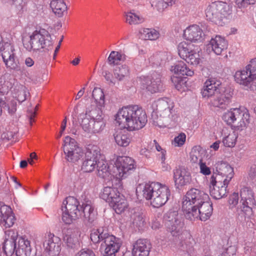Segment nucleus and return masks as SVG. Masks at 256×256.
<instances>
[{"label":"nucleus","instance_id":"f257e3e1","mask_svg":"<svg viewBox=\"0 0 256 256\" xmlns=\"http://www.w3.org/2000/svg\"><path fill=\"white\" fill-rule=\"evenodd\" d=\"M182 208L186 218L206 221L211 216L213 208L208 195L203 190L192 188L183 197Z\"/></svg>","mask_w":256,"mask_h":256},{"label":"nucleus","instance_id":"f03ea898","mask_svg":"<svg viewBox=\"0 0 256 256\" xmlns=\"http://www.w3.org/2000/svg\"><path fill=\"white\" fill-rule=\"evenodd\" d=\"M210 178V194L213 198L218 200L228 192V187L234 173L233 168L222 161L216 162Z\"/></svg>","mask_w":256,"mask_h":256},{"label":"nucleus","instance_id":"7ed1b4c3","mask_svg":"<svg viewBox=\"0 0 256 256\" xmlns=\"http://www.w3.org/2000/svg\"><path fill=\"white\" fill-rule=\"evenodd\" d=\"M62 210V220L67 224L82 217L90 224H92L96 218V212L90 201L80 206L78 200L73 196H68L63 201Z\"/></svg>","mask_w":256,"mask_h":256},{"label":"nucleus","instance_id":"20e7f679","mask_svg":"<svg viewBox=\"0 0 256 256\" xmlns=\"http://www.w3.org/2000/svg\"><path fill=\"white\" fill-rule=\"evenodd\" d=\"M115 120L121 128L129 131L141 129L148 121L146 112L136 105L124 106L120 109Z\"/></svg>","mask_w":256,"mask_h":256},{"label":"nucleus","instance_id":"39448f33","mask_svg":"<svg viewBox=\"0 0 256 256\" xmlns=\"http://www.w3.org/2000/svg\"><path fill=\"white\" fill-rule=\"evenodd\" d=\"M174 102L168 98L154 101L152 104V119L154 124L160 128L174 125L178 116L174 109Z\"/></svg>","mask_w":256,"mask_h":256},{"label":"nucleus","instance_id":"423d86ee","mask_svg":"<svg viewBox=\"0 0 256 256\" xmlns=\"http://www.w3.org/2000/svg\"><path fill=\"white\" fill-rule=\"evenodd\" d=\"M165 219L168 229L173 236L182 234L180 244L182 250L189 254H191L194 251L193 246L195 242L189 232L182 231L184 222L182 214L178 211L170 210L166 214Z\"/></svg>","mask_w":256,"mask_h":256},{"label":"nucleus","instance_id":"0eeeda50","mask_svg":"<svg viewBox=\"0 0 256 256\" xmlns=\"http://www.w3.org/2000/svg\"><path fill=\"white\" fill-rule=\"evenodd\" d=\"M142 195L154 208L164 206L169 200L170 190L168 186L158 182L146 183L141 186Z\"/></svg>","mask_w":256,"mask_h":256},{"label":"nucleus","instance_id":"6e6552de","mask_svg":"<svg viewBox=\"0 0 256 256\" xmlns=\"http://www.w3.org/2000/svg\"><path fill=\"white\" fill-rule=\"evenodd\" d=\"M22 43L24 48L29 52L41 49L49 51L53 48L54 44L50 34L44 28L36 29L28 36H24Z\"/></svg>","mask_w":256,"mask_h":256},{"label":"nucleus","instance_id":"1a4fd4ad","mask_svg":"<svg viewBox=\"0 0 256 256\" xmlns=\"http://www.w3.org/2000/svg\"><path fill=\"white\" fill-rule=\"evenodd\" d=\"M102 110L94 108L87 111L85 114L80 116V124L84 132L90 134H99L106 126Z\"/></svg>","mask_w":256,"mask_h":256},{"label":"nucleus","instance_id":"9d476101","mask_svg":"<svg viewBox=\"0 0 256 256\" xmlns=\"http://www.w3.org/2000/svg\"><path fill=\"white\" fill-rule=\"evenodd\" d=\"M248 110L244 107L231 108L224 112L222 119L228 125L233 126L238 130L246 128L250 123Z\"/></svg>","mask_w":256,"mask_h":256},{"label":"nucleus","instance_id":"9b49d317","mask_svg":"<svg viewBox=\"0 0 256 256\" xmlns=\"http://www.w3.org/2000/svg\"><path fill=\"white\" fill-rule=\"evenodd\" d=\"M232 6L222 2H215L209 4L205 14L208 20L218 25H222L224 18H229L232 14Z\"/></svg>","mask_w":256,"mask_h":256},{"label":"nucleus","instance_id":"f8f14e48","mask_svg":"<svg viewBox=\"0 0 256 256\" xmlns=\"http://www.w3.org/2000/svg\"><path fill=\"white\" fill-rule=\"evenodd\" d=\"M234 78L236 83L246 90H254L252 83L256 79V58L252 59L244 68L236 71Z\"/></svg>","mask_w":256,"mask_h":256},{"label":"nucleus","instance_id":"ddd939ff","mask_svg":"<svg viewBox=\"0 0 256 256\" xmlns=\"http://www.w3.org/2000/svg\"><path fill=\"white\" fill-rule=\"evenodd\" d=\"M180 56L191 65L197 66L201 61L199 51L191 42L183 41L178 46Z\"/></svg>","mask_w":256,"mask_h":256},{"label":"nucleus","instance_id":"4468645a","mask_svg":"<svg viewBox=\"0 0 256 256\" xmlns=\"http://www.w3.org/2000/svg\"><path fill=\"white\" fill-rule=\"evenodd\" d=\"M114 173L119 180L126 178L135 168L134 160L128 156H118L114 162Z\"/></svg>","mask_w":256,"mask_h":256},{"label":"nucleus","instance_id":"2eb2a0df","mask_svg":"<svg viewBox=\"0 0 256 256\" xmlns=\"http://www.w3.org/2000/svg\"><path fill=\"white\" fill-rule=\"evenodd\" d=\"M63 149L66 160L70 162H76L84 156L82 149L78 146L76 140L66 136L64 140Z\"/></svg>","mask_w":256,"mask_h":256},{"label":"nucleus","instance_id":"dca6fc26","mask_svg":"<svg viewBox=\"0 0 256 256\" xmlns=\"http://www.w3.org/2000/svg\"><path fill=\"white\" fill-rule=\"evenodd\" d=\"M240 206L239 208L246 215L250 217L252 215V209L256 205L254 193L252 190L248 187H244L240 190Z\"/></svg>","mask_w":256,"mask_h":256},{"label":"nucleus","instance_id":"f3484780","mask_svg":"<svg viewBox=\"0 0 256 256\" xmlns=\"http://www.w3.org/2000/svg\"><path fill=\"white\" fill-rule=\"evenodd\" d=\"M0 51L3 61L7 68L16 70H20L18 61L16 58L15 49L12 44L2 42Z\"/></svg>","mask_w":256,"mask_h":256},{"label":"nucleus","instance_id":"a211bd4d","mask_svg":"<svg viewBox=\"0 0 256 256\" xmlns=\"http://www.w3.org/2000/svg\"><path fill=\"white\" fill-rule=\"evenodd\" d=\"M121 240L114 235L110 234L104 243L100 246V250L103 256H116L122 246Z\"/></svg>","mask_w":256,"mask_h":256},{"label":"nucleus","instance_id":"6ab92c4d","mask_svg":"<svg viewBox=\"0 0 256 256\" xmlns=\"http://www.w3.org/2000/svg\"><path fill=\"white\" fill-rule=\"evenodd\" d=\"M141 86L143 90H146L151 93H156L160 90L162 88L161 76L158 73H154L149 76L141 78Z\"/></svg>","mask_w":256,"mask_h":256},{"label":"nucleus","instance_id":"aec40b11","mask_svg":"<svg viewBox=\"0 0 256 256\" xmlns=\"http://www.w3.org/2000/svg\"><path fill=\"white\" fill-rule=\"evenodd\" d=\"M232 92L230 89L222 88L211 99L210 104L211 106L225 108L230 102L232 97Z\"/></svg>","mask_w":256,"mask_h":256},{"label":"nucleus","instance_id":"412c9836","mask_svg":"<svg viewBox=\"0 0 256 256\" xmlns=\"http://www.w3.org/2000/svg\"><path fill=\"white\" fill-rule=\"evenodd\" d=\"M18 234L14 230H10L5 232L4 240L2 249L7 256H11L14 252L16 253V242Z\"/></svg>","mask_w":256,"mask_h":256},{"label":"nucleus","instance_id":"4be33fe9","mask_svg":"<svg viewBox=\"0 0 256 256\" xmlns=\"http://www.w3.org/2000/svg\"><path fill=\"white\" fill-rule=\"evenodd\" d=\"M174 180L177 188L189 184L192 180L191 174L188 169L184 166H179L173 170Z\"/></svg>","mask_w":256,"mask_h":256},{"label":"nucleus","instance_id":"5701e85b","mask_svg":"<svg viewBox=\"0 0 256 256\" xmlns=\"http://www.w3.org/2000/svg\"><path fill=\"white\" fill-rule=\"evenodd\" d=\"M60 240L54 234H50L44 242V247L46 254L50 256H59L61 250Z\"/></svg>","mask_w":256,"mask_h":256},{"label":"nucleus","instance_id":"b1692460","mask_svg":"<svg viewBox=\"0 0 256 256\" xmlns=\"http://www.w3.org/2000/svg\"><path fill=\"white\" fill-rule=\"evenodd\" d=\"M228 46L226 40L223 37L216 36L212 38L207 44V50L212 52L216 55H220Z\"/></svg>","mask_w":256,"mask_h":256},{"label":"nucleus","instance_id":"393cba45","mask_svg":"<svg viewBox=\"0 0 256 256\" xmlns=\"http://www.w3.org/2000/svg\"><path fill=\"white\" fill-rule=\"evenodd\" d=\"M15 216L12 208L0 204V224L5 228L12 226L15 222Z\"/></svg>","mask_w":256,"mask_h":256},{"label":"nucleus","instance_id":"a878e982","mask_svg":"<svg viewBox=\"0 0 256 256\" xmlns=\"http://www.w3.org/2000/svg\"><path fill=\"white\" fill-rule=\"evenodd\" d=\"M204 34L200 26L196 24L190 26L186 28L184 32L185 39L190 42H201Z\"/></svg>","mask_w":256,"mask_h":256},{"label":"nucleus","instance_id":"bb28decb","mask_svg":"<svg viewBox=\"0 0 256 256\" xmlns=\"http://www.w3.org/2000/svg\"><path fill=\"white\" fill-rule=\"evenodd\" d=\"M221 88L218 82L213 80L209 79L204 83L201 94L204 98L211 99Z\"/></svg>","mask_w":256,"mask_h":256},{"label":"nucleus","instance_id":"cd10ccee","mask_svg":"<svg viewBox=\"0 0 256 256\" xmlns=\"http://www.w3.org/2000/svg\"><path fill=\"white\" fill-rule=\"evenodd\" d=\"M120 194L118 189L113 186H105L101 190L100 198L109 204L110 205L114 202L120 198Z\"/></svg>","mask_w":256,"mask_h":256},{"label":"nucleus","instance_id":"c85d7f7f","mask_svg":"<svg viewBox=\"0 0 256 256\" xmlns=\"http://www.w3.org/2000/svg\"><path fill=\"white\" fill-rule=\"evenodd\" d=\"M32 252L30 242L25 236L18 238L16 249V256H30Z\"/></svg>","mask_w":256,"mask_h":256},{"label":"nucleus","instance_id":"c756f323","mask_svg":"<svg viewBox=\"0 0 256 256\" xmlns=\"http://www.w3.org/2000/svg\"><path fill=\"white\" fill-rule=\"evenodd\" d=\"M150 248V242L146 240H138L133 246L132 253L135 256H148Z\"/></svg>","mask_w":256,"mask_h":256},{"label":"nucleus","instance_id":"7c9ffc66","mask_svg":"<svg viewBox=\"0 0 256 256\" xmlns=\"http://www.w3.org/2000/svg\"><path fill=\"white\" fill-rule=\"evenodd\" d=\"M12 95V98H16L20 103H22L27 99L30 94L24 85L17 83L14 85Z\"/></svg>","mask_w":256,"mask_h":256},{"label":"nucleus","instance_id":"2f4dec72","mask_svg":"<svg viewBox=\"0 0 256 256\" xmlns=\"http://www.w3.org/2000/svg\"><path fill=\"white\" fill-rule=\"evenodd\" d=\"M110 234L108 232L106 228H99L97 229H93L90 233V239L94 243H104Z\"/></svg>","mask_w":256,"mask_h":256},{"label":"nucleus","instance_id":"473e14b6","mask_svg":"<svg viewBox=\"0 0 256 256\" xmlns=\"http://www.w3.org/2000/svg\"><path fill=\"white\" fill-rule=\"evenodd\" d=\"M114 141L120 146L126 147L131 142L132 137L130 134L125 130H118L114 134Z\"/></svg>","mask_w":256,"mask_h":256},{"label":"nucleus","instance_id":"72a5a7b5","mask_svg":"<svg viewBox=\"0 0 256 256\" xmlns=\"http://www.w3.org/2000/svg\"><path fill=\"white\" fill-rule=\"evenodd\" d=\"M238 134L232 130H223L222 142L226 148H234L236 143Z\"/></svg>","mask_w":256,"mask_h":256},{"label":"nucleus","instance_id":"f704fd0d","mask_svg":"<svg viewBox=\"0 0 256 256\" xmlns=\"http://www.w3.org/2000/svg\"><path fill=\"white\" fill-rule=\"evenodd\" d=\"M96 168L98 176L104 179L110 180L115 176L114 174H112L108 162L104 160H99Z\"/></svg>","mask_w":256,"mask_h":256},{"label":"nucleus","instance_id":"c9c22d12","mask_svg":"<svg viewBox=\"0 0 256 256\" xmlns=\"http://www.w3.org/2000/svg\"><path fill=\"white\" fill-rule=\"evenodd\" d=\"M170 70L175 74L182 76H191L194 74V72L190 69L186 64L182 61L178 62L174 66H172Z\"/></svg>","mask_w":256,"mask_h":256},{"label":"nucleus","instance_id":"e433bc0d","mask_svg":"<svg viewBox=\"0 0 256 256\" xmlns=\"http://www.w3.org/2000/svg\"><path fill=\"white\" fill-rule=\"evenodd\" d=\"M50 6L54 13L58 17L62 16L67 10V6L64 0H52Z\"/></svg>","mask_w":256,"mask_h":256},{"label":"nucleus","instance_id":"4c0bfd02","mask_svg":"<svg viewBox=\"0 0 256 256\" xmlns=\"http://www.w3.org/2000/svg\"><path fill=\"white\" fill-rule=\"evenodd\" d=\"M168 58V53L166 52H159L150 56L146 62L152 66H158L165 62Z\"/></svg>","mask_w":256,"mask_h":256},{"label":"nucleus","instance_id":"58836bf2","mask_svg":"<svg viewBox=\"0 0 256 256\" xmlns=\"http://www.w3.org/2000/svg\"><path fill=\"white\" fill-rule=\"evenodd\" d=\"M110 206L113 208L116 213L120 214L128 208V204L124 196L120 195V198H118V200L114 202Z\"/></svg>","mask_w":256,"mask_h":256},{"label":"nucleus","instance_id":"ea45409f","mask_svg":"<svg viewBox=\"0 0 256 256\" xmlns=\"http://www.w3.org/2000/svg\"><path fill=\"white\" fill-rule=\"evenodd\" d=\"M140 34L141 38L146 40H154L160 36L159 32L154 28H141Z\"/></svg>","mask_w":256,"mask_h":256},{"label":"nucleus","instance_id":"a19ab883","mask_svg":"<svg viewBox=\"0 0 256 256\" xmlns=\"http://www.w3.org/2000/svg\"><path fill=\"white\" fill-rule=\"evenodd\" d=\"M98 161L85 156L81 166V169L85 172H91L96 168Z\"/></svg>","mask_w":256,"mask_h":256},{"label":"nucleus","instance_id":"79ce46f5","mask_svg":"<svg viewBox=\"0 0 256 256\" xmlns=\"http://www.w3.org/2000/svg\"><path fill=\"white\" fill-rule=\"evenodd\" d=\"M80 236L78 230H74L68 232L64 238V241L67 246L70 248H74L78 242V236Z\"/></svg>","mask_w":256,"mask_h":256},{"label":"nucleus","instance_id":"37998d69","mask_svg":"<svg viewBox=\"0 0 256 256\" xmlns=\"http://www.w3.org/2000/svg\"><path fill=\"white\" fill-rule=\"evenodd\" d=\"M85 156L100 160V150L97 145L90 144L86 148Z\"/></svg>","mask_w":256,"mask_h":256},{"label":"nucleus","instance_id":"c03bdc74","mask_svg":"<svg viewBox=\"0 0 256 256\" xmlns=\"http://www.w3.org/2000/svg\"><path fill=\"white\" fill-rule=\"evenodd\" d=\"M126 59V56L122 52L112 51L110 53L108 62L110 64H117L120 62H124Z\"/></svg>","mask_w":256,"mask_h":256},{"label":"nucleus","instance_id":"a18cd8bd","mask_svg":"<svg viewBox=\"0 0 256 256\" xmlns=\"http://www.w3.org/2000/svg\"><path fill=\"white\" fill-rule=\"evenodd\" d=\"M114 74L116 78L120 81L128 76L130 70L126 65L116 66L114 70Z\"/></svg>","mask_w":256,"mask_h":256},{"label":"nucleus","instance_id":"49530a36","mask_svg":"<svg viewBox=\"0 0 256 256\" xmlns=\"http://www.w3.org/2000/svg\"><path fill=\"white\" fill-rule=\"evenodd\" d=\"M92 96L98 104V107L96 108H100L102 110V108L104 106L105 104L104 95L102 89L95 88L92 91Z\"/></svg>","mask_w":256,"mask_h":256},{"label":"nucleus","instance_id":"de8ad7c7","mask_svg":"<svg viewBox=\"0 0 256 256\" xmlns=\"http://www.w3.org/2000/svg\"><path fill=\"white\" fill-rule=\"evenodd\" d=\"M132 214L130 216V220L134 226L136 227H141L144 225V216L138 210H132Z\"/></svg>","mask_w":256,"mask_h":256},{"label":"nucleus","instance_id":"09e8293b","mask_svg":"<svg viewBox=\"0 0 256 256\" xmlns=\"http://www.w3.org/2000/svg\"><path fill=\"white\" fill-rule=\"evenodd\" d=\"M12 88V82L4 76L0 77V94L2 95L8 94Z\"/></svg>","mask_w":256,"mask_h":256},{"label":"nucleus","instance_id":"8fccbe9b","mask_svg":"<svg viewBox=\"0 0 256 256\" xmlns=\"http://www.w3.org/2000/svg\"><path fill=\"white\" fill-rule=\"evenodd\" d=\"M171 80L175 88L178 91L183 92L187 90L186 82V79L181 77L172 76L171 78Z\"/></svg>","mask_w":256,"mask_h":256},{"label":"nucleus","instance_id":"3c124183","mask_svg":"<svg viewBox=\"0 0 256 256\" xmlns=\"http://www.w3.org/2000/svg\"><path fill=\"white\" fill-rule=\"evenodd\" d=\"M126 18V22L130 24H140L144 22L142 16L132 12H128Z\"/></svg>","mask_w":256,"mask_h":256},{"label":"nucleus","instance_id":"603ef678","mask_svg":"<svg viewBox=\"0 0 256 256\" xmlns=\"http://www.w3.org/2000/svg\"><path fill=\"white\" fill-rule=\"evenodd\" d=\"M3 98L6 102V104L4 105V108H7V111L9 114L11 116L14 114L16 111V102L13 98L9 96H4Z\"/></svg>","mask_w":256,"mask_h":256},{"label":"nucleus","instance_id":"864d4df0","mask_svg":"<svg viewBox=\"0 0 256 256\" xmlns=\"http://www.w3.org/2000/svg\"><path fill=\"white\" fill-rule=\"evenodd\" d=\"M151 5L158 11L162 12L168 6L172 5L173 0L165 2L164 0H151Z\"/></svg>","mask_w":256,"mask_h":256},{"label":"nucleus","instance_id":"5fc2aeb1","mask_svg":"<svg viewBox=\"0 0 256 256\" xmlns=\"http://www.w3.org/2000/svg\"><path fill=\"white\" fill-rule=\"evenodd\" d=\"M202 148L200 146H195L192 148L190 154L191 161L194 163L202 161Z\"/></svg>","mask_w":256,"mask_h":256},{"label":"nucleus","instance_id":"6e6d98bb","mask_svg":"<svg viewBox=\"0 0 256 256\" xmlns=\"http://www.w3.org/2000/svg\"><path fill=\"white\" fill-rule=\"evenodd\" d=\"M13 6L15 12L18 16H21L25 10L24 2L22 0H12Z\"/></svg>","mask_w":256,"mask_h":256},{"label":"nucleus","instance_id":"4d7b16f0","mask_svg":"<svg viewBox=\"0 0 256 256\" xmlns=\"http://www.w3.org/2000/svg\"><path fill=\"white\" fill-rule=\"evenodd\" d=\"M186 140V135L184 132H181L176 136L172 142V144L176 147H180L182 146Z\"/></svg>","mask_w":256,"mask_h":256},{"label":"nucleus","instance_id":"13d9d810","mask_svg":"<svg viewBox=\"0 0 256 256\" xmlns=\"http://www.w3.org/2000/svg\"><path fill=\"white\" fill-rule=\"evenodd\" d=\"M200 167V172L204 176H209L211 174V170L206 164L202 161H200L198 163Z\"/></svg>","mask_w":256,"mask_h":256},{"label":"nucleus","instance_id":"bf43d9fd","mask_svg":"<svg viewBox=\"0 0 256 256\" xmlns=\"http://www.w3.org/2000/svg\"><path fill=\"white\" fill-rule=\"evenodd\" d=\"M236 252V248L235 246H230L226 248L224 252L221 254L222 256H234Z\"/></svg>","mask_w":256,"mask_h":256},{"label":"nucleus","instance_id":"052dcab7","mask_svg":"<svg viewBox=\"0 0 256 256\" xmlns=\"http://www.w3.org/2000/svg\"><path fill=\"white\" fill-rule=\"evenodd\" d=\"M256 0H236V4L240 8H246L249 5L254 4Z\"/></svg>","mask_w":256,"mask_h":256},{"label":"nucleus","instance_id":"680f3d73","mask_svg":"<svg viewBox=\"0 0 256 256\" xmlns=\"http://www.w3.org/2000/svg\"><path fill=\"white\" fill-rule=\"evenodd\" d=\"M244 252L246 254L256 252V242H248L244 247Z\"/></svg>","mask_w":256,"mask_h":256},{"label":"nucleus","instance_id":"e2e57ef3","mask_svg":"<svg viewBox=\"0 0 256 256\" xmlns=\"http://www.w3.org/2000/svg\"><path fill=\"white\" fill-rule=\"evenodd\" d=\"M75 256H96L94 252L90 249H82L78 252Z\"/></svg>","mask_w":256,"mask_h":256},{"label":"nucleus","instance_id":"0e129e2a","mask_svg":"<svg viewBox=\"0 0 256 256\" xmlns=\"http://www.w3.org/2000/svg\"><path fill=\"white\" fill-rule=\"evenodd\" d=\"M238 201V193H234L232 194L229 199V204L232 206H236Z\"/></svg>","mask_w":256,"mask_h":256},{"label":"nucleus","instance_id":"69168bd1","mask_svg":"<svg viewBox=\"0 0 256 256\" xmlns=\"http://www.w3.org/2000/svg\"><path fill=\"white\" fill-rule=\"evenodd\" d=\"M66 122H67L66 118L65 117L64 119L63 120L62 122V125H61V130L60 132V134H59L58 136L57 137L58 138H60V137L62 136L64 131L66 129Z\"/></svg>","mask_w":256,"mask_h":256},{"label":"nucleus","instance_id":"338daca9","mask_svg":"<svg viewBox=\"0 0 256 256\" xmlns=\"http://www.w3.org/2000/svg\"><path fill=\"white\" fill-rule=\"evenodd\" d=\"M24 64L28 67H31L34 66V62L31 58L28 57L24 60Z\"/></svg>","mask_w":256,"mask_h":256},{"label":"nucleus","instance_id":"774afa93","mask_svg":"<svg viewBox=\"0 0 256 256\" xmlns=\"http://www.w3.org/2000/svg\"><path fill=\"white\" fill-rule=\"evenodd\" d=\"M166 150L164 149L160 152V154H158V156L161 161L166 160Z\"/></svg>","mask_w":256,"mask_h":256}]
</instances>
